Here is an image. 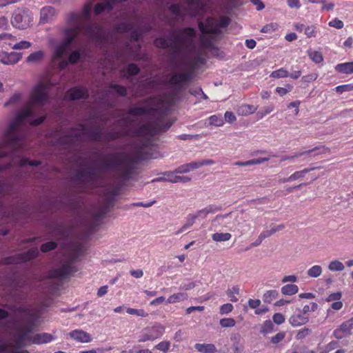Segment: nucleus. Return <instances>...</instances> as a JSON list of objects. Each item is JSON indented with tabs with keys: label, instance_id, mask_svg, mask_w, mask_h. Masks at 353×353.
<instances>
[{
	"label": "nucleus",
	"instance_id": "9d476101",
	"mask_svg": "<svg viewBox=\"0 0 353 353\" xmlns=\"http://www.w3.org/2000/svg\"><path fill=\"white\" fill-rule=\"evenodd\" d=\"M32 20V12L27 8H21L14 10L11 19V23L17 28L25 30L30 27Z\"/></svg>",
	"mask_w": 353,
	"mask_h": 353
},
{
	"label": "nucleus",
	"instance_id": "4468645a",
	"mask_svg": "<svg viewBox=\"0 0 353 353\" xmlns=\"http://www.w3.org/2000/svg\"><path fill=\"white\" fill-rule=\"evenodd\" d=\"M118 126L122 127V129L119 130H115L114 129L103 132L102 138L107 141H113L119 139L123 136L127 134V128L130 125V121L128 117L124 118L117 122Z\"/></svg>",
	"mask_w": 353,
	"mask_h": 353
},
{
	"label": "nucleus",
	"instance_id": "5701e85b",
	"mask_svg": "<svg viewBox=\"0 0 353 353\" xmlns=\"http://www.w3.org/2000/svg\"><path fill=\"white\" fill-rule=\"evenodd\" d=\"M176 172H168L165 174L168 176V181L173 183H186L191 181V178L187 176H178Z\"/></svg>",
	"mask_w": 353,
	"mask_h": 353
},
{
	"label": "nucleus",
	"instance_id": "774afa93",
	"mask_svg": "<svg viewBox=\"0 0 353 353\" xmlns=\"http://www.w3.org/2000/svg\"><path fill=\"white\" fill-rule=\"evenodd\" d=\"M305 34L308 38L316 37V28L314 26H307L305 28Z\"/></svg>",
	"mask_w": 353,
	"mask_h": 353
},
{
	"label": "nucleus",
	"instance_id": "473e14b6",
	"mask_svg": "<svg viewBox=\"0 0 353 353\" xmlns=\"http://www.w3.org/2000/svg\"><path fill=\"white\" fill-rule=\"evenodd\" d=\"M198 169V165L196 164V161H193L189 163L183 164L179 166L175 170L174 172L178 174H185L188 173L192 170H194Z\"/></svg>",
	"mask_w": 353,
	"mask_h": 353
},
{
	"label": "nucleus",
	"instance_id": "ea45409f",
	"mask_svg": "<svg viewBox=\"0 0 353 353\" xmlns=\"http://www.w3.org/2000/svg\"><path fill=\"white\" fill-rule=\"evenodd\" d=\"M209 123L216 127L223 126L225 123L224 119L221 114H214L208 118Z\"/></svg>",
	"mask_w": 353,
	"mask_h": 353
},
{
	"label": "nucleus",
	"instance_id": "39448f33",
	"mask_svg": "<svg viewBox=\"0 0 353 353\" xmlns=\"http://www.w3.org/2000/svg\"><path fill=\"white\" fill-rule=\"evenodd\" d=\"M21 123L15 117L5 132L3 143L0 146V159L12 157L21 148L23 137L16 134ZM10 167V162L0 165V170H7Z\"/></svg>",
	"mask_w": 353,
	"mask_h": 353
},
{
	"label": "nucleus",
	"instance_id": "7ed1b4c3",
	"mask_svg": "<svg viewBox=\"0 0 353 353\" xmlns=\"http://www.w3.org/2000/svg\"><path fill=\"white\" fill-rule=\"evenodd\" d=\"M119 192V188L114 186L105 188L101 205L92 214L90 212V241L99 238V236L95 235V233L101 229L105 214L114 206Z\"/></svg>",
	"mask_w": 353,
	"mask_h": 353
},
{
	"label": "nucleus",
	"instance_id": "9b49d317",
	"mask_svg": "<svg viewBox=\"0 0 353 353\" xmlns=\"http://www.w3.org/2000/svg\"><path fill=\"white\" fill-rule=\"evenodd\" d=\"M165 327L159 323H155L151 327L144 328L139 336V342L143 343L148 341H154L161 338L165 333Z\"/></svg>",
	"mask_w": 353,
	"mask_h": 353
},
{
	"label": "nucleus",
	"instance_id": "bb28decb",
	"mask_svg": "<svg viewBox=\"0 0 353 353\" xmlns=\"http://www.w3.org/2000/svg\"><path fill=\"white\" fill-rule=\"evenodd\" d=\"M257 107L253 105L241 104L237 109L236 112L241 116H248L256 112Z\"/></svg>",
	"mask_w": 353,
	"mask_h": 353
},
{
	"label": "nucleus",
	"instance_id": "4be33fe9",
	"mask_svg": "<svg viewBox=\"0 0 353 353\" xmlns=\"http://www.w3.org/2000/svg\"><path fill=\"white\" fill-rule=\"evenodd\" d=\"M21 59V54L12 52L0 53V61L6 65H12L17 63Z\"/></svg>",
	"mask_w": 353,
	"mask_h": 353
},
{
	"label": "nucleus",
	"instance_id": "f3484780",
	"mask_svg": "<svg viewBox=\"0 0 353 353\" xmlns=\"http://www.w3.org/2000/svg\"><path fill=\"white\" fill-rule=\"evenodd\" d=\"M353 330V317L343 322L333 332V336L337 339H342L352 334Z\"/></svg>",
	"mask_w": 353,
	"mask_h": 353
},
{
	"label": "nucleus",
	"instance_id": "de8ad7c7",
	"mask_svg": "<svg viewBox=\"0 0 353 353\" xmlns=\"http://www.w3.org/2000/svg\"><path fill=\"white\" fill-rule=\"evenodd\" d=\"M312 170V169H304L301 171H296L290 176V179L294 181L299 179H303L305 175Z\"/></svg>",
	"mask_w": 353,
	"mask_h": 353
},
{
	"label": "nucleus",
	"instance_id": "58836bf2",
	"mask_svg": "<svg viewBox=\"0 0 353 353\" xmlns=\"http://www.w3.org/2000/svg\"><path fill=\"white\" fill-rule=\"evenodd\" d=\"M322 272V267L319 265H314L307 270V274L310 278H317Z\"/></svg>",
	"mask_w": 353,
	"mask_h": 353
},
{
	"label": "nucleus",
	"instance_id": "72a5a7b5",
	"mask_svg": "<svg viewBox=\"0 0 353 353\" xmlns=\"http://www.w3.org/2000/svg\"><path fill=\"white\" fill-rule=\"evenodd\" d=\"M281 292L285 296H292L299 292V287L296 284H287L281 288Z\"/></svg>",
	"mask_w": 353,
	"mask_h": 353
},
{
	"label": "nucleus",
	"instance_id": "09e8293b",
	"mask_svg": "<svg viewBox=\"0 0 353 353\" xmlns=\"http://www.w3.org/2000/svg\"><path fill=\"white\" fill-rule=\"evenodd\" d=\"M126 312L129 314L137 315L138 316H141V317H146L148 316V314L143 309H134V308L128 307V308H127Z\"/></svg>",
	"mask_w": 353,
	"mask_h": 353
},
{
	"label": "nucleus",
	"instance_id": "a211bd4d",
	"mask_svg": "<svg viewBox=\"0 0 353 353\" xmlns=\"http://www.w3.org/2000/svg\"><path fill=\"white\" fill-rule=\"evenodd\" d=\"M79 127L81 128L80 130H76L74 129H71L70 134L59 137L58 142L61 145L67 146L72 145L74 141L79 140L81 134H82L83 125H80Z\"/></svg>",
	"mask_w": 353,
	"mask_h": 353
},
{
	"label": "nucleus",
	"instance_id": "20e7f679",
	"mask_svg": "<svg viewBox=\"0 0 353 353\" xmlns=\"http://www.w3.org/2000/svg\"><path fill=\"white\" fill-rule=\"evenodd\" d=\"M99 163L104 170L115 172L121 178L128 179L133 171V161L125 152H117L102 155Z\"/></svg>",
	"mask_w": 353,
	"mask_h": 353
},
{
	"label": "nucleus",
	"instance_id": "f704fd0d",
	"mask_svg": "<svg viewBox=\"0 0 353 353\" xmlns=\"http://www.w3.org/2000/svg\"><path fill=\"white\" fill-rule=\"evenodd\" d=\"M70 336H71V338L79 342L88 341V335L87 334V333L81 330H73L70 333Z\"/></svg>",
	"mask_w": 353,
	"mask_h": 353
},
{
	"label": "nucleus",
	"instance_id": "37998d69",
	"mask_svg": "<svg viewBox=\"0 0 353 353\" xmlns=\"http://www.w3.org/2000/svg\"><path fill=\"white\" fill-rule=\"evenodd\" d=\"M239 287L237 285L233 286L232 288L227 290V294L232 302H236L238 301V298L236 295L239 294Z\"/></svg>",
	"mask_w": 353,
	"mask_h": 353
},
{
	"label": "nucleus",
	"instance_id": "6e6d98bb",
	"mask_svg": "<svg viewBox=\"0 0 353 353\" xmlns=\"http://www.w3.org/2000/svg\"><path fill=\"white\" fill-rule=\"evenodd\" d=\"M288 76V72L283 68L274 71L270 74V77L274 78H283Z\"/></svg>",
	"mask_w": 353,
	"mask_h": 353
},
{
	"label": "nucleus",
	"instance_id": "13d9d810",
	"mask_svg": "<svg viewBox=\"0 0 353 353\" xmlns=\"http://www.w3.org/2000/svg\"><path fill=\"white\" fill-rule=\"evenodd\" d=\"M31 43L27 41H21L12 46V49L21 50L28 49L31 46Z\"/></svg>",
	"mask_w": 353,
	"mask_h": 353
},
{
	"label": "nucleus",
	"instance_id": "052dcab7",
	"mask_svg": "<svg viewBox=\"0 0 353 353\" xmlns=\"http://www.w3.org/2000/svg\"><path fill=\"white\" fill-rule=\"evenodd\" d=\"M272 320L274 323L281 325L285 321V316L281 313H275L272 316Z\"/></svg>",
	"mask_w": 353,
	"mask_h": 353
},
{
	"label": "nucleus",
	"instance_id": "1a4fd4ad",
	"mask_svg": "<svg viewBox=\"0 0 353 353\" xmlns=\"http://www.w3.org/2000/svg\"><path fill=\"white\" fill-rule=\"evenodd\" d=\"M169 10L175 19L179 20L183 18V12L191 16L200 14L203 10V5L201 0H186L183 9L178 4H172Z\"/></svg>",
	"mask_w": 353,
	"mask_h": 353
},
{
	"label": "nucleus",
	"instance_id": "b1692460",
	"mask_svg": "<svg viewBox=\"0 0 353 353\" xmlns=\"http://www.w3.org/2000/svg\"><path fill=\"white\" fill-rule=\"evenodd\" d=\"M19 311L22 313H24L27 316L26 321L28 323L34 324L35 321L40 315L39 311L32 310L27 307L20 308Z\"/></svg>",
	"mask_w": 353,
	"mask_h": 353
},
{
	"label": "nucleus",
	"instance_id": "2eb2a0df",
	"mask_svg": "<svg viewBox=\"0 0 353 353\" xmlns=\"http://www.w3.org/2000/svg\"><path fill=\"white\" fill-rule=\"evenodd\" d=\"M72 261H68L62 264L58 268L50 270L48 273L51 279H65L69 278L77 270L72 265Z\"/></svg>",
	"mask_w": 353,
	"mask_h": 353
},
{
	"label": "nucleus",
	"instance_id": "f8f14e48",
	"mask_svg": "<svg viewBox=\"0 0 353 353\" xmlns=\"http://www.w3.org/2000/svg\"><path fill=\"white\" fill-rule=\"evenodd\" d=\"M172 124V123L170 121H168L164 124H161L159 123H157L155 124L150 123H147L143 125L139 128L137 134L141 137H150L157 133L165 132L171 127Z\"/></svg>",
	"mask_w": 353,
	"mask_h": 353
},
{
	"label": "nucleus",
	"instance_id": "c85d7f7f",
	"mask_svg": "<svg viewBox=\"0 0 353 353\" xmlns=\"http://www.w3.org/2000/svg\"><path fill=\"white\" fill-rule=\"evenodd\" d=\"M139 72L140 69L135 63H130L121 71L123 75L126 77L128 79H131L132 77L138 74Z\"/></svg>",
	"mask_w": 353,
	"mask_h": 353
},
{
	"label": "nucleus",
	"instance_id": "a878e982",
	"mask_svg": "<svg viewBox=\"0 0 353 353\" xmlns=\"http://www.w3.org/2000/svg\"><path fill=\"white\" fill-rule=\"evenodd\" d=\"M32 105L27 103L26 105L18 112L16 118L22 123L27 118L32 115Z\"/></svg>",
	"mask_w": 353,
	"mask_h": 353
},
{
	"label": "nucleus",
	"instance_id": "2f4dec72",
	"mask_svg": "<svg viewBox=\"0 0 353 353\" xmlns=\"http://www.w3.org/2000/svg\"><path fill=\"white\" fill-rule=\"evenodd\" d=\"M188 298V294L184 292H178L170 295L166 300L167 304H173L184 301Z\"/></svg>",
	"mask_w": 353,
	"mask_h": 353
},
{
	"label": "nucleus",
	"instance_id": "e433bc0d",
	"mask_svg": "<svg viewBox=\"0 0 353 353\" xmlns=\"http://www.w3.org/2000/svg\"><path fill=\"white\" fill-rule=\"evenodd\" d=\"M327 268L331 272H341L345 270V265L340 261L335 259L329 263Z\"/></svg>",
	"mask_w": 353,
	"mask_h": 353
},
{
	"label": "nucleus",
	"instance_id": "dca6fc26",
	"mask_svg": "<svg viewBox=\"0 0 353 353\" xmlns=\"http://www.w3.org/2000/svg\"><path fill=\"white\" fill-rule=\"evenodd\" d=\"M57 76L46 72L39 77L37 83L34 88H51L57 84Z\"/></svg>",
	"mask_w": 353,
	"mask_h": 353
},
{
	"label": "nucleus",
	"instance_id": "423d86ee",
	"mask_svg": "<svg viewBox=\"0 0 353 353\" xmlns=\"http://www.w3.org/2000/svg\"><path fill=\"white\" fill-rule=\"evenodd\" d=\"M170 107V104L165 97H149L140 106L131 108L129 114L134 117L150 115L156 117L165 114Z\"/></svg>",
	"mask_w": 353,
	"mask_h": 353
},
{
	"label": "nucleus",
	"instance_id": "49530a36",
	"mask_svg": "<svg viewBox=\"0 0 353 353\" xmlns=\"http://www.w3.org/2000/svg\"><path fill=\"white\" fill-rule=\"evenodd\" d=\"M57 244L54 241H48L41 245L40 250L42 252L46 253L57 248Z\"/></svg>",
	"mask_w": 353,
	"mask_h": 353
},
{
	"label": "nucleus",
	"instance_id": "5fc2aeb1",
	"mask_svg": "<svg viewBox=\"0 0 353 353\" xmlns=\"http://www.w3.org/2000/svg\"><path fill=\"white\" fill-rule=\"evenodd\" d=\"M170 347V343L168 341H161L155 345V348L163 352H167Z\"/></svg>",
	"mask_w": 353,
	"mask_h": 353
},
{
	"label": "nucleus",
	"instance_id": "8fccbe9b",
	"mask_svg": "<svg viewBox=\"0 0 353 353\" xmlns=\"http://www.w3.org/2000/svg\"><path fill=\"white\" fill-rule=\"evenodd\" d=\"M68 90L73 91L70 93H69V92H68L67 94L70 95V98L72 100H76V99H81L83 97L84 93L83 91H88V90Z\"/></svg>",
	"mask_w": 353,
	"mask_h": 353
},
{
	"label": "nucleus",
	"instance_id": "0eeeda50",
	"mask_svg": "<svg viewBox=\"0 0 353 353\" xmlns=\"http://www.w3.org/2000/svg\"><path fill=\"white\" fill-rule=\"evenodd\" d=\"M151 28V25L149 23L141 21L136 17L129 23L121 22L116 24L114 26L112 34L105 36V40L108 43L114 44L116 41L114 34L130 32L131 39L134 41H138L143 32H149Z\"/></svg>",
	"mask_w": 353,
	"mask_h": 353
},
{
	"label": "nucleus",
	"instance_id": "cd10ccee",
	"mask_svg": "<svg viewBox=\"0 0 353 353\" xmlns=\"http://www.w3.org/2000/svg\"><path fill=\"white\" fill-rule=\"evenodd\" d=\"M335 70L341 74H350L353 73V61L337 64Z\"/></svg>",
	"mask_w": 353,
	"mask_h": 353
},
{
	"label": "nucleus",
	"instance_id": "6ab92c4d",
	"mask_svg": "<svg viewBox=\"0 0 353 353\" xmlns=\"http://www.w3.org/2000/svg\"><path fill=\"white\" fill-rule=\"evenodd\" d=\"M46 90H33L30 94L28 104L34 107L36 105H43L48 100V96L45 92Z\"/></svg>",
	"mask_w": 353,
	"mask_h": 353
},
{
	"label": "nucleus",
	"instance_id": "ddd939ff",
	"mask_svg": "<svg viewBox=\"0 0 353 353\" xmlns=\"http://www.w3.org/2000/svg\"><path fill=\"white\" fill-rule=\"evenodd\" d=\"M38 255L39 251L37 248H32L29 249L27 252L4 258L3 263L4 264L25 263L33 260L37 258Z\"/></svg>",
	"mask_w": 353,
	"mask_h": 353
},
{
	"label": "nucleus",
	"instance_id": "680f3d73",
	"mask_svg": "<svg viewBox=\"0 0 353 353\" xmlns=\"http://www.w3.org/2000/svg\"><path fill=\"white\" fill-rule=\"evenodd\" d=\"M234 307L231 303H225L222 305L220 307V314H227L231 312L233 310Z\"/></svg>",
	"mask_w": 353,
	"mask_h": 353
},
{
	"label": "nucleus",
	"instance_id": "79ce46f5",
	"mask_svg": "<svg viewBox=\"0 0 353 353\" xmlns=\"http://www.w3.org/2000/svg\"><path fill=\"white\" fill-rule=\"evenodd\" d=\"M274 324L270 320H266L263 322L261 327V332L267 334L273 332Z\"/></svg>",
	"mask_w": 353,
	"mask_h": 353
},
{
	"label": "nucleus",
	"instance_id": "a19ab883",
	"mask_svg": "<svg viewBox=\"0 0 353 353\" xmlns=\"http://www.w3.org/2000/svg\"><path fill=\"white\" fill-rule=\"evenodd\" d=\"M232 237L231 234L230 233H221V232H216L212 234V239L213 241L216 242H221V241H229Z\"/></svg>",
	"mask_w": 353,
	"mask_h": 353
},
{
	"label": "nucleus",
	"instance_id": "c756f323",
	"mask_svg": "<svg viewBox=\"0 0 353 353\" xmlns=\"http://www.w3.org/2000/svg\"><path fill=\"white\" fill-rule=\"evenodd\" d=\"M195 349L201 353H215L216 348L212 343H196Z\"/></svg>",
	"mask_w": 353,
	"mask_h": 353
},
{
	"label": "nucleus",
	"instance_id": "0e129e2a",
	"mask_svg": "<svg viewBox=\"0 0 353 353\" xmlns=\"http://www.w3.org/2000/svg\"><path fill=\"white\" fill-rule=\"evenodd\" d=\"M342 294L340 292H334L332 294H330L327 298L326 301L327 302H335L340 301L341 299Z\"/></svg>",
	"mask_w": 353,
	"mask_h": 353
},
{
	"label": "nucleus",
	"instance_id": "e2e57ef3",
	"mask_svg": "<svg viewBox=\"0 0 353 353\" xmlns=\"http://www.w3.org/2000/svg\"><path fill=\"white\" fill-rule=\"evenodd\" d=\"M299 105H300V101H296L290 103L288 105V108L289 109L294 108V110H292V115L294 116V117L297 116L299 112Z\"/></svg>",
	"mask_w": 353,
	"mask_h": 353
},
{
	"label": "nucleus",
	"instance_id": "3c124183",
	"mask_svg": "<svg viewBox=\"0 0 353 353\" xmlns=\"http://www.w3.org/2000/svg\"><path fill=\"white\" fill-rule=\"evenodd\" d=\"M219 323L222 327H232L236 324L233 318H224L220 320Z\"/></svg>",
	"mask_w": 353,
	"mask_h": 353
},
{
	"label": "nucleus",
	"instance_id": "c9c22d12",
	"mask_svg": "<svg viewBox=\"0 0 353 353\" xmlns=\"http://www.w3.org/2000/svg\"><path fill=\"white\" fill-rule=\"evenodd\" d=\"M316 149H317V148L312 149V150H305V151L300 152H295L292 155L282 156L281 159V161H288V160L292 161L295 158H299L302 156L309 155L312 152H313Z\"/></svg>",
	"mask_w": 353,
	"mask_h": 353
},
{
	"label": "nucleus",
	"instance_id": "69168bd1",
	"mask_svg": "<svg viewBox=\"0 0 353 353\" xmlns=\"http://www.w3.org/2000/svg\"><path fill=\"white\" fill-rule=\"evenodd\" d=\"M204 209L205 210V211L208 215L209 214H214V213H216L217 212L220 211L221 210V207L218 206L216 205H209L206 206L205 208H204Z\"/></svg>",
	"mask_w": 353,
	"mask_h": 353
},
{
	"label": "nucleus",
	"instance_id": "603ef678",
	"mask_svg": "<svg viewBox=\"0 0 353 353\" xmlns=\"http://www.w3.org/2000/svg\"><path fill=\"white\" fill-rule=\"evenodd\" d=\"M318 309V304L315 302H312L310 303V305H305L303 306V309L301 310V312L304 315H306L309 312H315Z\"/></svg>",
	"mask_w": 353,
	"mask_h": 353
},
{
	"label": "nucleus",
	"instance_id": "412c9836",
	"mask_svg": "<svg viewBox=\"0 0 353 353\" xmlns=\"http://www.w3.org/2000/svg\"><path fill=\"white\" fill-rule=\"evenodd\" d=\"M57 15V11L52 6H45L40 11V22L46 23L52 21Z\"/></svg>",
	"mask_w": 353,
	"mask_h": 353
},
{
	"label": "nucleus",
	"instance_id": "4c0bfd02",
	"mask_svg": "<svg viewBox=\"0 0 353 353\" xmlns=\"http://www.w3.org/2000/svg\"><path fill=\"white\" fill-rule=\"evenodd\" d=\"M279 295V292L276 290H268L263 295V301L265 303H270L272 301L277 299Z\"/></svg>",
	"mask_w": 353,
	"mask_h": 353
},
{
	"label": "nucleus",
	"instance_id": "6e6552de",
	"mask_svg": "<svg viewBox=\"0 0 353 353\" xmlns=\"http://www.w3.org/2000/svg\"><path fill=\"white\" fill-rule=\"evenodd\" d=\"M230 23V19L228 17H222L220 21L214 18L209 17L207 19L205 24L199 21V28L202 33L201 37V45L206 48H212V40L215 39V37L221 33L219 28H225Z\"/></svg>",
	"mask_w": 353,
	"mask_h": 353
},
{
	"label": "nucleus",
	"instance_id": "c03bdc74",
	"mask_svg": "<svg viewBox=\"0 0 353 353\" xmlns=\"http://www.w3.org/2000/svg\"><path fill=\"white\" fill-rule=\"evenodd\" d=\"M309 57L316 63H320L323 61V57L320 52L318 51H308Z\"/></svg>",
	"mask_w": 353,
	"mask_h": 353
},
{
	"label": "nucleus",
	"instance_id": "f257e3e1",
	"mask_svg": "<svg viewBox=\"0 0 353 353\" xmlns=\"http://www.w3.org/2000/svg\"><path fill=\"white\" fill-rule=\"evenodd\" d=\"M67 23L68 27L63 30V40H50L52 61L60 70L85 59L88 52V1L81 12L68 16Z\"/></svg>",
	"mask_w": 353,
	"mask_h": 353
},
{
	"label": "nucleus",
	"instance_id": "aec40b11",
	"mask_svg": "<svg viewBox=\"0 0 353 353\" xmlns=\"http://www.w3.org/2000/svg\"><path fill=\"white\" fill-rule=\"evenodd\" d=\"M296 311L298 313H294L290 317V324L293 327H299L306 324L309 321V316L302 314L299 308H297Z\"/></svg>",
	"mask_w": 353,
	"mask_h": 353
},
{
	"label": "nucleus",
	"instance_id": "a18cd8bd",
	"mask_svg": "<svg viewBox=\"0 0 353 353\" xmlns=\"http://www.w3.org/2000/svg\"><path fill=\"white\" fill-rule=\"evenodd\" d=\"M274 108L273 105H269L263 107L259 111H258L256 113V116H257L258 119H261L265 115L271 113L274 110Z\"/></svg>",
	"mask_w": 353,
	"mask_h": 353
},
{
	"label": "nucleus",
	"instance_id": "338daca9",
	"mask_svg": "<svg viewBox=\"0 0 353 353\" xmlns=\"http://www.w3.org/2000/svg\"><path fill=\"white\" fill-rule=\"evenodd\" d=\"M20 98H21L20 94H19V93L14 94L13 96H12L10 98L8 101L5 103V106H8V105H14V104L17 103L19 101Z\"/></svg>",
	"mask_w": 353,
	"mask_h": 353
},
{
	"label": "nucleus",
	"instance_id": "f03ea898",
	"mask_svg": "<svg viewBox=\"0 0 353 353\" xmlns=\"http://www.w3.org/2000/svg\"><path fill=\"white\" fill-rule=\"evenodd\" d=\"M196 31L192 28L171 31L166 37H159L154 45L160 48L168 49L172 62L177 64L178 59L185 62L183 70L168 77V82L179 87L188 85L196 75L197 70L205 64V59L196 48L193 41Z\"/></svg>",
	"mask_w": 353,
	"mask_h": 353
},
{
	"label": "nucleus",
	"instance_id": "393cba45",
	"mask_svg": "<svg viewBox=\"0 0 353 353\" xmlns=\"http://www.w3.org/2000/svg\"><path fill=\"white\" fill-rule=\"evenodd\" d=\"M45 57V53L43 50H38L31 53L26 58V63L30 64H39L40 63Z\"/></svg>",
	"mask_w": 353,
	"mask_h": 353
},
{
	"label": "nucleus",
	"instance_id": "7c9ffc66",
	"mask_svg": "<svg viewBox=\"0 0 353 353\" xmlns=\"http://www.w3.org/2000/svg\"><path fill=\"white\" fill-rule=\"evenodd\" d=\"M53 340V336L50 334L41 333L37 334L32 339V343L34 344L47 343Z\"/></svg>",
	"mask_w": 353,
	"mask_h": 353
},
{
	"label": "nucleus",
	"instance_id": "bf43d9fd",
	"mask_svg": "<svg viewBox=\"0 0 353 353\" xmlns=\"http://www.w3.org/2000/svg\"><path fill=\"white\" fill-rule=\"evenodd\" d=\"M236 120V116L232 112L226 111L224 114V121L228 123H233Z\"/></svg>",
	"mask_w": 353,
	"mask_h": 353
},
{
	"label": "nucleus",
	"instance_id": "864d4df0",
	"mask_svg": "<svg viewBox=\"0 0 353 353\" xmlns=\"http://www.w3.org/2000/svg\"><path fill=\"white\" fill-rule=\"evenodd\" d=\"M196 219L197 218L194 213L188 214L186 217L185 223L183 225V228H190L193 225Z\"/></svg>",
	"mask_w": 353,
	"mask_h": 353
},
{
	"label": "nucleus",
	"instance_id": "4d7b16f0",
	"mask_svg": "<svg viewBox=\"0 0 353 353\" xmlns=\"http://www.w3.org/2000/svg\"><path fill=\"white\" fill-rule=\"evenodd\" d=\"M26 339V334H21L17 336L14 347L16 348H20L24 345L25 340Z\"/></svg>",
	"mask_w": 353,
	"mask_h": 353
}]
</instances>
